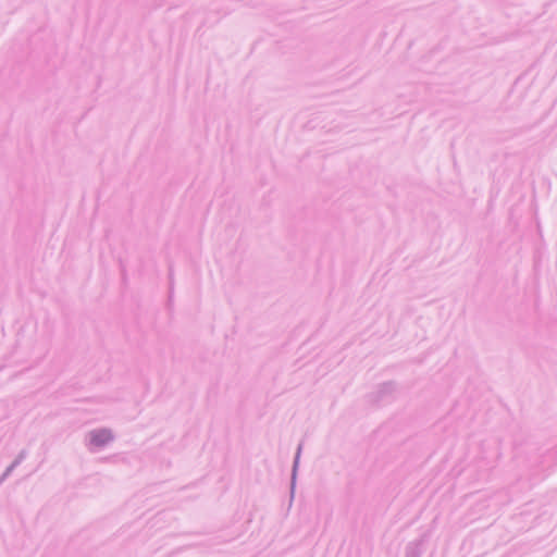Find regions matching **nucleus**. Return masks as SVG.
<instances>
[{
  "instance_id": "f257e3e1",
  "label": "nucleus",
  "mask_w": 557,
  "mask_h": 557,
  "mask_svg": "<svg viewBox=\"0 0 557 557\" xmlns=\"http://www.w3.org/2000/svg\"><path fill=\"white\" fill-rule=\"evenodd\" d=\"M110 438H111V434L104 430L94 433L92 437H91L92 442L96 445H102V444L107 443L108 441H110Z\"/></svg>"
}]
</instances>
